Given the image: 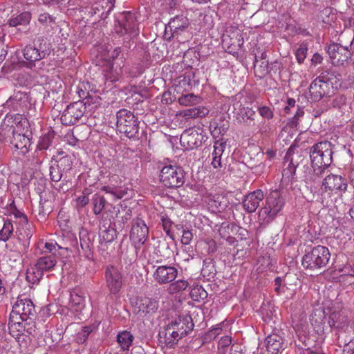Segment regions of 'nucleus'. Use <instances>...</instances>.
Listing matches in <instances>:
<instances>
[{"instance_id": "f257e3e1", "label": "nucleus", "mask_w": 354, "mask_h": 354, "mask_svg": "<svg viewBox=\"0 0 354 354\" xmlns=\"http://www.w3.org/2000/svg\"><path fill=\"white\" fill-rule=\"evenodd\" d=\"M11 319L19 317V319L29 326L27 333L32 334L35 331V320L37 317L35 306L31 299L18 297L17 301L12 306Z\"/></svg>"}, {"instance_id": "f03ea898", "label": "nucleus", "mask_w": 354, "mask_h": 354, "mask_svg": "<svg viewBox=\"0 0 354 354\" xmlns=\"http://www.w3.org/2000/svg\"><path fill=\"white\" fill-rule=\"evenodd\" d=\"M330 258V253L328 248L319 245L306 252L301 265L306 270L318 272L327 266Z\"/></svg>"}, {"instance_id": "7ed1b4c3", "label": "nucleus", "mask_w": 354, "mask_h": 354, "mask_svg": "<svg viewBox=\"0 0 354 354\" xmlns=\"http://www.w3.org/2000/svg\"><path fill=\"white\" fill-rule=\"evenodd\" d=\"M116 125L118 130L129 138L140 139V122L133 112L122 109L116 114Z\"/></svg>"}, {"instance_id": "20e7f679", "label": "nucleus", "mask_w": 354, "mask_h": 354, "mask_svg": "<svg viewBox=\"0 0 354 354\" xmlns=\"http://www.w3.org/2000/svg\"><path fill=\"white\" fill-rule=\"evenodd\" d=\"M114 30L120 36L128 35L130 39L138 36L140 30L135 14L130 11L118 14L115 17Z\"/></svg>"}, {"instance_id": "39448f33", "label": "nucleus", "mask_w": 354, "mask_h": 354, "mask_svg": "<svg viewBox=\"0 0 354 354\" xmlns=\"http://www.w3.org/2000/svg\"><path fill=\"white\" fill-rule=\"evenodd\" d=\"M160 181L166 187L174 189L180 187L185 182V174L183 169L177 165H166L159 167Z\"/></svg>"}, {"instance_id": "423d86ee", "label": "nucleus", "mask_w": 354, "mask_h": 354, "mask_svg": "<svg viewBox=\"0 0 354 354\" xmlns=\"http://www.w3.org/2000/svg\"><path fill=\"white\" fill-rule=\"evenodd\" d=\"M334 145L328 140L319 142L310 149L311 165L329 167L333 162V147Z\"/></svg>"}, {"instance_id": "0eeeda50", "label": "nucleus", "mask_w": 354, "mask_h": 354, "mask_svg": "<svg viewBox=\"0 0 354 354\" xmlns=\"http://www.w3.org/2000/svg\"><path fill=\"white\" fill-rule=\"evenodd\" d=\"M56 263L57 260L54 254L39 257L34 266L27 270V280L32 283H38L42 279L44 272L51 270Z\"/></svg>"}, {"instance_id": "6e6552de", "label": "nucleus", "mask_w": 354, "mask_h": 354, "mask_svg": "<svg viewBox=\"0 0 354 354\" xmlns=\"http://www.w3.org/2000/svg\"><path fill=\"white\" fill-rule=\"evenodd\" d=\"M50 53V44L46 39L39 37L33 45L26 46L23 50L24 58L30 62H35L44 59Z\"/></svg>"}, {"instance_id": "1a4fd4ad", "label": "nucleus", "mask_w": 354, "mask_h": 354, "mask_svg": "<svg viewBox=\"0 0 354 354\" xmlns=\"http://www.w3.org/2000/svg\"><path fill=\"white\" fill-rule=\"evenodd\" d=\"M207 139L205 131L201 127L185 129L181 134L180 142L187 150L200 147Z\"/></svg>"}, {"instance_id": "9d476101", "label": "nucleus", "mask_w": 354, "mask_h": 354, "mask_svg": "<svg viewBox=\"0 0 354 354\" xmlns=\"http://www.w3.org/2000/svg\"><path fill=\"white\" fill-rule=\"evenodd\" d=\"M104 280L110 294L116 295L122 288L124 275L118 267L109 265L104 270Z\"/></svg>"}, {"instance_id": "9b49d317", "label": "nucleus", "mask_w": 354, "mask_h": 354, "mask_svg": "<svg viewBox=\"0 0 354 354\" xmlns=\"http://www.w3.org/2000/svg\"><path fill=\"white\" fill-rule=\"evenodd\" d=\"M284 203L285 201L281 192L277 189L273 190L267 196L266 204L261 208L260 215H265L268 216L270 219H273L281 210Z\"/></svg>"}, {"instance_id": "f8f14e48", "label": "nucleus", "mask_w": 354, "mask_h": 354, "mask_svg": "<svg viewBox=\"0 0 354 354\" xmlns=\"http://www.w3.org/2000/svg\"><path fill=\"white\" fill-rule=\"evenodd\" d=\"M326 52L334 65L344 66L353 55L348 47L338 43H332L326 47Z\"/></svg>"}, {"instance_id": "ddd939ff", "label": "nucleus", "mask_w": 354, "mask_h": 354, "mask_svg": "<svg viewBox=\"0 0 354 354\" xmlns=\"http://www.w3.org/2000/svg\"><path fill=\"white\" fill-rule=\"evenodd\" d=\"M149 237V228L145 221L137 218L133 221L130 231V240L136 249H140Z\"/></svg>"}, {"instance_id": "4468645a", "label": "nucleus", "mask_w": 354, "mask_h": 354, "mask_svg": "<svg viewBox=\"0 0 354 354\" xmlns=\"http://www.w3.org/2000/svg\"><path fill=\"white\" fill-rule=\"evenodd\" d=\"M85 113V104L78 101L75 102L67 106L61 116V121L65 126L75 124Z\"/></svg>"}, {"instance_id": "2eb2a0df", "label": "nucleus", "mask_w": 354, "mask_h": 354, "mask_svg": "<svg viewBox=\"0 0 354 354\" xmlns=\"http://www.w3.org/2000/svg\"><path fill=\"white\" fill-rule=\"evenodd\" d=\"M73 161L69 156H65L59 159L57 161L52 162L49 167V176L50 180L54 182H59L64 176V174H66L72 169Z\"/></svg>"}, {"instance_id": "dca6fc26", "label": "nucleus", "mask_w": 354, "mask_h": 354, "mask_svg": "<svg viewBox=\"0 0 354 354\" xmlns=\"http://www.w3.org/2000/svg\"><path fill=\"white\" fill-rule=\"evenodd\" d=\"M325 191L329 190L335 193H344L348 188L347 179L341 175L330 174L326 176L322 182Z\"/></svg>"}, {"instance_id": "f3484780", "label": "nucleus", "mask_w": 354, "mask_h": 354, "mask_svg": "<svg viewBox=\"0 0 354 354\" xmlns=\"http://www.w3.org/2000/svg\"><path fill=\"white\" fill-rule=\"evenodd\" d=\"M308 89L312 100L318 102L324 97L330 95L333 88L316 77L310 84Z\"/></svg>"}, {"instance_id": "a211bd4d", "label": "nucleus", "mask_w": 354, "mask_h": 354, "mask_svg": "<svg viewBox=\"0 0 354 354\" xmlns=\"http://www.w3.org/2000/svg\"><path fill=\"white\" fill-rule=\"evenodd\" d=\"M178 274L177 269L171 266H158L153 273L155 281L159 284H166L173 281Z\"/></svg>"}, {"instance_id": "6ab92c4d", "label": "nucleus", "mask_w": 354, "mask_h": 354, "mask_svg": "<svg viewBox=\"0 0 354 354\" xmlns=\"http://www.w3.org/2000/svg\"><path fill=\"white\" fill-rule=\"evenodd\" d=\"M158 308V302L147 297H140L136 302L135 309L137 310V314L145 317L149 314H153Z\"/></svg>"}, {"instance_id": "aec40b11", "label": "nucleus", "mask_w": 354, "mask_h": 354, "mask_svg": "<svg viewBox=\"0 0 354 354\" xmlns=\"http://www.w3.org/2000/svg\"><path fill=\"white\" fill-rule=\"evenodd\" d=\"M158 335L160 342L169 348H173L183 338L171 323L160 330Z\"/></svg>"}, {"instance_id": "412c9836", "label": "nucleus", "mask_w": 354, "mask_h": 354, "mask_svg": "<svg viewBox=\"0 0 354 354\" xmlns=\"http://www.w3.org/2000/svg\"><path fill=\"white\" fill-rule=\"evenodd\" d=\"M31 224L28 221L24 223H18L15 231V236L21 245V250L26 251L30 245V240L32 236Z\"/></svg>"}, {"instance_id": "4be33fe9", "label": "nucleus", "mask_w": 354, "mask_h": 354, "mask_svg": "<svg viewBox=\"0 0 354 354\" xmlns=\"http://www.w3.org/2000/svg\"><path fill=\"white\" fill-rule=\"evenodd\" d=\"M170 323L182 337L192 332L194 326L192 318L189 315H180Z\"/></svg>"}, {"instance_id": "5701e85b", "label": "nucleus", "mask_w": 354, "mask_h": 354, "mask_svg": "<svg viewBox=\"0 0 354 354\" xmlns=\"http://www.w3.org/2000/svg\"><path fill=\"white\" fill-rule=\"evenodd\" d=\"M256 112L252 108L243 106L239 104V110L236 114V120L238 124L245 127H254L255 125Z\"/></svg>"}, {"instance_id": "b1692460", "label": "nucleus", "mask_w": 354, "mask_h": 354, "mask_svg": "<svg viewBox=\"0 0 354 354\" xmlns=\"http://www.w3.org/2000/svg\"><path fill=\"white\" fill-rule=\"evenodd\" d=\"M80 247L84 252V256L88 259H91L93 257V240L94 235L90 234L86 229L82 228L80 230Z\"/></svg>"}, {"instance_id": "393cba45", "label": "nucleus", "mask_w": 354, "mask_h": 354, "mask_svg": "<svg viewBox=\"0 0 354 354\" xmlns=\"http://www.w3.org/2000/svg\"><path fill=\"white\" fill-rule=\"evenodd\" d=\"M264 198L263 192L261 189H257L245 196L243 205L245 210L248 213H252L259 206L260 202Z\"/></svg>"}, {"instance_id": "a878e982", "label": "nucleus", "mask_w": 354, "mask_h": 354, "mask_svg": "<svg viewBox=\"0 0 354 354\" xmlns=\"http://www.w3.org/2000/svg\"><path fill=\"white\" fill-rule=\"evenodd\" d=\"M265 342L268 354H281L284 349L283 339L278 334L268 335Z\"/></svg>"}, {"instance_id": "bb28decb", "label": "nucleus", "mask_w": 354, "mask_h": 354, "mask_svg": "<svg viewBox=\"0 0 354 354\" xmlns=\"http://www.w3.org/2000/svg\"><path fill=\"white\" fill-rule=\"evenodd\" d=\"M10 145L18 150L20 154L25 155L31 145L30 139L26 135L15 131Z\"/></svg>"}, {"instance_id": "cd10ccee", "label": "nucleus", "mask_w": 354, "mask_h": 354, "mask_svg": "<svg viewBox=\"0 0 354 354\" xmlns=\"http://www.w3.org/2000/svg\"><path fill=\"white\" fill-rule=\"evenodd\" d=\"M188 19L186 17L183 15H178L170 19L167 28H170V30L172 32V36L175 37L180 31H184L188 27Z\"/></svg>"}, {"instance_id": "c85d7f7f", "label": "nucleus", "mask_w": 354, "mask_h": 354, "mask_svg": "<svg viewBox=\"0 0 354 354\" xmlns=\"http://www.w3.org/2000/svg\"><path fill=\"white\" fill-rule=\"evenodd\" d=\"M217 271L215 266V262L211 258H206L203 260V265L201 270V274L207 281L214 280Z\"/></svg>"}, {"instance_id": "c756f323", "label": "nucleus", "mask_w": 354, "mask_h": 354, "mask_svg": "<svg viewBox=\"0 0 354 354\" xmlns=\"http://www.w3.org/2000/svg\"><path fill=\"white\" fill-rule=\"evenodd\" d=\"M317 78L327 83L328 86L333 88V85L337 84L341 80V75L335 71L324 70Z\"/></svg>"}, {"instance_id": "7c9ffc66", "label": "nucleus", "mask_w": 354, "mask_h": 354, "mask_svg": "<svg viewBox=\"0 0 354 354\" xmlns=\"http://www.w3.org/2000/svg\"><path fill=\"white\" fill-rule=\"evenodd\" d=\"M15 127L4 122L0 127V142L11 144L12 137L15 133Z\"/></svg>"}, {"instance_id": "2f4dec72", "label": "nucleus", "mask_w": 354, "mask_h": 354, "mask_svg": "<svg viewBox=\"0 0 354 354\" xmlns=\"http://www.w3.org/2000/svg\"><path fill=\"white\" fill-rule=\"evenodd\" d=\"M107 194H111L115 199H121L128 195L129 192H132L128 187L106 185L102 188Z\"/></svg>"}, {"instance_id": "473e14b6", "label": "nucleus", "mask_w": 354, "mask_h": 354, "mask_svg": "<svg viewBox=\"0 0 354 354\" xmlns=\"http://www.w3.org/2000/svg\"><path fill=\"white\" fill-rule=\"evenodd\" d=\"M59 249H64L71 252L73 250H77L79 252L77 239L75 235L71 233L64 234L63 243L59 245Z\"/></svg>"}, {"instance_id": "72a5a7b5", "label": "nucleus", "mask_w": 354, "mask_h": 354, "mask_svg": "<svg viewBox=\"0 0 354 354\" xmlns=\"http://www.w3.org/2000/svg\"><path fill=\"white\" fill-rule=\"evenodd\" d=\"M348 321L347 317L342 312H333L329 317L328 323L331 327L343 328Z\"/></svg>"}, {"instance_id": "f704fd0d", "label": "nucleus", "mask_w": 354, "mask_h": 354, "mask_svg": "<svg viewBox=\"0 0 354 354\" xmlns=\"http://www.w3.org/2000/svg\"><path fill=\"white\" fill-rule=\"evenodd\" d=\"M133 335L127 330L120 332L117 335V342L122 351H129L133 340Z\"/></svg>"}, {"instance_id": "c9c22d12", "label": "nucleus", "mask_w": 354, "mask_h": 354, "mask_svg": "<svg viewBox=\"0 0 354 354\" xmlns=\"http://www.w3.org/2000/svg\"><path fill=\"white\" fill-rule=\"evenodd\" d=\"M209 113V110L204 106H198L184 110L181 114L186 119L203 118Z\"/></svg>"}, {"instance_id": "e433bc0d", "label": "nucleus", "mask_w": 354, "mask_h": 354, "mask_svg": "<svg viewBox=\"0 0 354 354\" xmlns=\"http://www.w3.org/2000/svg\"><path fill=\"white\" fill-rule=\"evenodd\" d=\"M29 326L26 324V322H24V324H23V322L19 319V317L16 316V317H13V319H12L11 314L10 315L8 328L10 333L13 336L15 335V333H20L24 330L27 331V328Z\"/></svg>"}, {"instance_id": "4c0bfd02", "label": "nucleus", "mask_w": 354, "mask_h": 354, "mask_svg": "<svg viewBox=\"0 0 354 354\" xmlns=\"http://www.w3.org/2000/svg\"><path fill=\"white\" fill-rule=\"evenodd\" d=\"M174 244L169 243L165 239L160 241L157 247L160 255L164 258L169 259L174 256Z\"/></svg>"}, {"instance_id": "58836bf2", "label": "nucleus", "mask_w": 354, "mask_h": 354, "mask_svg": "<svg viewBox=\"0 0 354 354\" xmlns=\"http://www.w3.org/2000/svg\"><path fill=\"white\" fill-rule=\"evenodd\" d=\"M70 308L76 313H81L84 308V298L76 293H71Z\"/></svg>"}, {"instance_id": "ea45409f", "label": "nucleus", "mask_w": 354, "mask_h": 354, "mask_svg": "<svg viewBox=\"0 0 354 354\" xmlns=\"http://www.w3.org/2000/svg\"><path fill=\"white\" fill-rule=\"evenodd\" d=\"M93 329L94 326L92 325L81 327L80 330L75 335V342L78 344H85Z\"/></svg>"}, {"instance_id": "a19ab883", "label": "nucleus", "mask_w": 354, "mask_h": 354, "mask_svg": "<svg viewBox=\"0 0 354 354\" xmlns=\"http://www.w3.org/2000/svg\"><path fill=\"white\" fill-rule=\"evenodd\" d=\"M31 19V14L29 12H24L9 21L10 26H26Z\"/></svg>"}, {"instance_id": "79ce46f5", "label": "nucleus", "mask_w": 354, "mask_h": 354, "mask_svg": "<svg viewBox=\"0 0 354 354\" xmlns=\"http://www.w3.org/2000/svg\"><path fill=\"white\" fill-rule=\"evenodd\" d=\"M13 232L14 227L12 221L9 219L5 220L3 227L0 230V241H8Z\"/></svg>"}, {"instance_id": "37998d69", "label": "nucleus", "mask_w": 354, "mask_h": 354, "mask_svg": "<svg viewBox=\"0 0 354 354\" xmlns=\"http://www.w3.org/2000/svg\"><path fill=\"white\" fill-rule=\"evenodd\" d=\"M116 230L115 227L99 231L100 243L101 244L111 243L116 238Z\"/></svg>"}, {"instance_id": "c03bdc74", "label": "nucleus", "mask_w": 354, "mask_h": 354, "mask_svg": "<svg viewBox=\"0 0 354 354\" xmlns=\"http://www.w3.org/2000/svg\"><path fill=\"white\" fill-rule=\"evenodd\" d=\"M254 69L256 73L259 72L260 76H264L270 72V66L268 60H259V56L255 55L254 61Z\"/></svg>"}, {"instance_id": "a18cd8bd", "label": "nucleus", "mask_w": 354, "mask_h": 354, "mask_svg": "<svg viewBox=\"0 0 354 354\" xmlns=\"http://www.w3.org/2000/svg\"><path fill=\"white\" fill-rule=\"evenodd\" d=\"M189 286V283L185 280H177L171 283L167 288L169 294L174 295L183 292Z\"/></svg>"}, {"instance_id": "49530a36", "label": "nucleus", "mask_w": 354, "mask_h": 354, "mask_svg": "<svg viewBox=\"0 0 354 354\" xmlns=\"http://www.w3.org/2000/svg\"><path fill=\"white\" fill-rule=\"evenodd\" d=\"M122 75V67L118 68H113V64L109 71H106L104 73V78L106 82L114 83L119 80Z\"/></svg>"}, {"instance_id": "de8ad7c7", "label": "nucleus", "mask_w": 354, "mask_h": 354, "mask_svg": "<svg viewBox=\"0 0 354 354\" xmlns=\"http://www.w3.org/2000/svg\"><path fill=\"white\" fill-rule=\"evenodd\" d=\"M190 297L193 300L198 301L206 299L207 292L201 286L197 285L191 290Z\"/></svg>"}, {"instance_id": "09e8293b", "label": "nucleus", "mask_w": 354, "mask_h": 354, "mask_svg": "<svg viewBox=\"0 0 354 354\" xmlns=\"http://www.w3.org/2000/svg\"><path fill=\"white\" fill-rule=\"evenodd\" d=\"M53 138V133L48 132V133L44 134L39 140L37 149L39 150H47L51 145Z\"/></svg>"}, {"instance_id": "8fccbe9b", "label": "nucleus", "mask_w": 354, "mask_h": 354, "mask_svg": "<svg viewBox=\"0 0 354 354\" xmlns=\"http://www.w3.org/2000/svg\"><path fill=\"white\" fill-rule=\"evenodd\" d=\"M212 203V206H214L216 211L219 212L224 211L227 207L228 204L227 198L225 196L221 195L214 196Z\"/></svg>"}, {"instance_id": "3c124183", "label": "nucleus", "mask_w": 354, "mask_h": 354, "mask_svg": "<svg viewBox=\"0 0 354 354\" xmlns=\"http://www.w3.org/2000/svg\"><path fill=\"white\" fill-rule=\"evenodd\" d=\"M78 102L85 104V112L91 111L93 109L96 108L99 104V97L97 96L92 97L87 93V95L84 97L82 100Z\"/></svg>"}, {"instance_id": "603ef678", "label": "nucleus", "mask_w": 354, "mask_h": 354, "mask_svg": "<svg viewBox=\"0 0 354 354\" xmlns=\"http://www.w3.org/2000/svg\"><path fill=\"white\" fill-rule=\"evenodd\" d=\"M93 212L95 214H100L104 207L106 201L104 198L100 194H95L93 196Z\"/></svg>"}, {"instance_id": "864d4df0", "label": "nucleus", "mask_w": 354, "mask_h": 354, "mask_svg": "<svg viewBox=\"0 0 354 354\" xmlns=\"http://www.w3.org/2000/svg\"><path fill=\"white\" fill-rule=\"evenodd\" d=\"M310 192L306 194L305 196L306 199L308 202H315V201H320V189L318 188V186H315V185H310L309 187H308Z\"/></svg>"}, {"instance_id": "5fc2aeb1", "label": "nucleus", "mask_w": 354, "mask_h": 354, "mask_svg": "<svg viewBox=\"0 0 354 354\" xmlns=\"http://www.w3.org/2000/svg\"><path fill=\"white\" fill-rule=\"evenodd\" d=\"M221 330L222 328L219 326L213 327L203 335V342H209L214 340L221 333Z\"/></svg>"}, {"instance_id": "6e6d98bb", "label": "nucleus", "mask_w": 354, "mask_h": 354, "mask_svg": "<svg viewBox=\"0 0 354 354\" xmlns=\"http://www.w3.org/2000/svg\"><path fill=\"white\" fill-rule=\"evenodd\" d=\"M198 102V97L193 93L183 95L178 98V102L181 105L189 106Z\"/></svg>"}, {"instance_id": "4d7b16f0", "label": "nucleus", "mask_w": 354, "mask_h": 354, "mask_svg": "<svg viewBox=\"0 0 354 354\" xmlns=\"http://www.w3.org/2000/svg\"><path fill=\"white\" fill-rule=\"evenodd\" d=\"M307 51V44L304 43L301 44L295 53L296 59L299 64H302L304 62L306 57Z\"/></svg>"}, {"instance_id": "13d9d810", "label": "nucleus", "mask_w": 354, "mask_h": 354, "mask_svg": "<svg viewBox=\"0 0 354 354\" xmlns=\"http://www.w3.org/2000/svg\"><path fill=\"white\" fill-rule=\"evenodd\" d=\"M111 225H112L111 216L107 213L102 214V218L100 221L99 231L102 230H106V229L113 228V227H112Z\"/></svg>"}, {"instance_id": "bf43d9fd", "label": "nucleus", "mask_w": 354, "mask_h": 354, "mask_svg": "<svg viewBox=\"0 0 354 354\" xmlns=\"http://www.w3.org/2000/svg\"><path fill=\"white\" fill-rule=\"evenodd\" d=\"M161 221H162V225L164 231L166 232V234L168 236H170V238L172 240H174V234H172V232L171 231V228L172 225H174V223L167 216H162Z\"/></svg>"}, {"instance_id": "052dcab7", "label": "nucleus", "mask_w": 354, "mask_h": 354, "mask_svg": "<svg viewBox=\"0 0 354 354\" xmlns=\"http://www.w3.org/2000/svg\"><path fill=\"white\" fill-rule=\"evenodd\" d=\"M337 339L339 343L344 344V354H354V339L349 340L348 342H346V340H344L343 342L341 340L340 335H339Z\"/></svg>"}, {"instance_id": "680f3d73", "label": "nucleus", "mask_w": 354, "mask_h": 354, "mask_svg": "<svg viewBox=\"0 0 354 354\" xmlns=\"http://www.w3.org/2000/svg\"><path fill=\"white\" fill-rule=\"evenodd\" d=\"M260 115L266 120H270L274 117V113L270 107L268 106H260L258 107Z\"/></svg>"}, {"instance_id": "e2e57ef3", "label": "nucleus", "mask_w": 354, "mask_h": 354, "mask_svg": "<svg viewBox=\"0 0 354 354\" xmlns=\"http://www.w3.org/2000/svg\"><path fill=\"white\" fill-rule=\"evenodd\" d=\"M297 346L301 348H304V347H306V350H308L309 346L310 345V338L306 335H298L297 340L295 341Z\"/></svg>"}, {"instance_id": "0e129e2a", "label": "nucleus", "mask_w": 354, "mask_h": 354, "mask_svg": "<svg viewBox=\"0 0 354 354\" xmlns=\"http://www.w3.org/2000/svg\"><path fill=\"white\" fill-rule=\"evenodd\" d=\"M55 17H53V16L50 15L48 13L46 12L40 14L38 18L39 22L44 26L55 24Z\"/></svg>"}, {"instance_id": "69168bd1", "label": "nucleus", "mask_w": 354, "mask_h": 354, "mask_svg": "<svg viewBox=\"0 0 354 354\" xmlns=\"http://www.w3.org/2000/svg\"><path fill=\"white\" fill-rule=\"evenodd\" d=\"M301 156L298 153H293L290 154V151H288L286 155V159L290 160L289 165L297 168L299 164V159H300Z\"/></svg>"}, {"instance_id": "338daca9", "label": "nucleus", "mask_w": 354, "mask_h": 354, "mask_svg": "<svg viewBox=\"0 0 354 354\" xmlns=\"http://www.w3.org/2000/svg\"><path fill=\"white\" fill-rule=\"evenodd\" d=\"M194 234L192 230H189L187 227L185 230H183L181 236V243L183 245H188L191 243L193 239Z\"/></svg>"}, {"instance_id": "774afa93", "label": "nucleus", "mask_w": 354, "mask_h": 354, "mask_svg": "<svg viewBox=\"0 0 354 354\" xmlns=\"http://www.w3.org/2000/svg\"><path fill=\"white\" fill-rule=\"evenodd\" d=\"M225 146H226L225 142L216 141L214 145V149L212 153V156L221 157L222 154L224 151Z\"/></svg>"}]
</instances>
